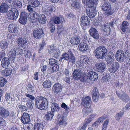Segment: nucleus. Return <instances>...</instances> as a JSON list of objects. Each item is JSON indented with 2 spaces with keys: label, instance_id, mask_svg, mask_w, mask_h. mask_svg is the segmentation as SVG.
Here are the masks:
<instances>
[{
  "label": "nucleus",
  "instance_id": "1",
  "mask_svg": "<svg viewBox=\"0 0 130 130\" xmlns=\"http://www.w3.org/2000/svg\"><path fill=\"white\" fill-rule=\"evenodd\" d=\"M114 55L113 52H110L105 58L107 66H111L109 68L110 72L111 73H115L119 68V64L118 62H114Z\"/></svg>",
  "mask_w": 130,
  "mask_h": 130
},
{
  "label": "nucleus",
  "instance_id": "2",
  "mask_svg": "<svg viewBox=\"0 0 130 130\" xmlns=\"http://www.w3.org/2000/svg\"><path fill=\"white\" fill-rule=\"evenodd\" d=\"M36 107L40 110H46L48 106V102L47 99L42 96L37 97L35 99Z\"/></svg>",
  "mask_w": 130,
  "mask_h": 130
},
{
  "label": "nucleus",
  "instance_id": "3",
  "mask_svg": "<svg viewBox=\"0 0 130 130\" xmlns=\"http://www.w3.org/2000/svg\"><path fill=\"white\" fill-rule=\"evenodd\" d=\"M83 73V69H76L75 70L73 73V76L74 79L75 80L80 79L82 82H85L89 81V76L86 75L84 76L82 75Z\"/></svg>",
  "mask_w": 130,
  "mask_h": 130
},
{
  "label": "nucleus",
  "instance_id": "4",
  "mask_svg": "<svg viewBox=\"0 0 130 130\" xmlns=\"http://www.w3.org/2000/svg\"><path fill=\"white\" fill-rule=\"evenodd\" d=\"M95 56L98 59H102L107 56L108 50L106 47L104 46H99L95 50Z\"/></svg>",
  "mask_w": 130,
  "mask_h": 130
},
{
  "label": "nucleus",
  "instance_id": "5",
  "mask_svg": "<svg viewBox=\"0 0 130 130\" xmlns=\"http://www.w3.org/2000/svg\"><path fill=\"white\" fill-rule=\"evenodd\" d=\"M19 12L16 8L12 9L8 11L6 13L7 18L11 20H15L18 18Z\"/></svg>",
  "mask_w": 130,
  "mask_h": 130
},
{
  "label": "nucleus",
  "instance_id": "6",
  "mask_svg": "<svg viewBox=\"0 0 130 130\" xmlns=\"http://www.w3.org/2000/svg\"><path fill=\"white\" fill-rule=\"evenodd\" d=\"M127 55L128 54L126 52H124L121 50H118L116 54V58L117 61L121 62L126 58Z\"/></svg>",
  "mask_w": 130,
  "mask_h": 130
},
{
  "label": "nucleus",
  "instance_id": "7",
  "mask_svg": "<svg viewBox=\"0 0 130 130\" xmlns=\"http://www.w3.org/2000/svg\"><path fill=\"white\" fill-rule=\"evenodd\" d=\"M81 25L82 28L85 30V29L89 27V21L88 17L85 15L83 16L80 19Z\"/></svg>",
  "mask_w": 130,
  "mask_h": 130
},
{
  "label": "nucleus",
  "instance_id": "8",
  "mask_svg": "<svg viewBox=\"0 0 130 130\" xmlns=\"http://www.w3.org/2000/svg\"><path fill=\"white\" fill-rule=\"evenodd\" d=\"M28 17V14L25 12H22L20 14L19 22L22 24L25 25L27 22V18Z\"/></svg>",
  "mask_w": 130,
  "mask_h": 130
},
{
  "label": "nucleus",
  "instance_id": "9",
  "mask_svg": "<svg viewBox=\"0 0 130 130\" xmlns=\"http://www.w3.org/2000/svg\"><path fill=\"white\" fill-rule=\"evenodd\" d=\"M44 32L42 28H39L37 29H35L33 31V35L36 38L40 39L44 36Z\"/></svg>",
  "mask_w": 130,
  "mask_h": 130
},
{
  "label": "nucleus",
  "instance_id": "10",
  "mask_svg": "<svg viewBox=\"0 0 130 130\" xmlns=\"http://www.w3.org/2000/svg\"><path fill=\"white\" fill-rule=\"evenodd\" d=\"M27 40L26 37H20L18 39V44L21 47L25 48L27 44Z\"/></svg>",
  "mask_w": 130,
  "mask_h": 130
},
{
  "label": "nucleus",
  "instance_id": "11",
  "mask_svg": "<svg viewBox=\"0 0 130 130\" xmlns=\"http://www.w3.org/2000/svg\"><path fill=\"white\" fill-rule=\"evenodd\" d=\"M116 93L119 98L124 102H127L129 100V97L125 92H122L120 93L119 92L117 91Z\"/></svg>",
  "mask_w": 130,
  "mask_h": 130
},
{
  "label": "nucleus",
  "instance_id": "12",
  "mask_svg": "<svg viewBox=\"0 0 130 130\" xmlns=\"http://www.w3.org/2000/svg\"><path fill=\"white\" fill-rule=\"evenodd\" d=\"M97 71L100 73H103L106 69V65L103 62H98L95 64Z\"/></svg>",
  "mask_w": 130,
  "mask_h": 130
},
{
  "label": "nucleus",
  "instance_id": "13",
  "mask_svg": "<svg viewBox=\"0 0 130 130\" xmlns=\"http://www.w3.org/2000/svg\"><path fill=\"white\" fill-rule=\"evenodd\" d=\"M58 120L59 122L60 126V127L62 126H65L66 124V118L62 115L58 113L57 114Z\"/></svg>",
  "mask_w": 130,
  "mask_h": 130
},
{
  "label": "nucleus",
  "instance_id": "14",
  "mask_svg": "<svg viewBox=\"0 0 130 130\" xmlns=\"http://www.w3.org/2000/svg\"><path fill=\"white\" fill-rule=\"evenodd\" d=\"M62 88L61 85L58 83L55 84L53 87V91L56 94H58L61 91Z\"/></svg>",
  "mask_w": 130,
  "mask_h": 130
},
{
  "label": "nucleus",
  "instance_id": "15",
  "mask_svg": "<svg viewBox=\"0 0 130 130\" xmlns=\"http://www.w3.org/2000/svg\"><path fill=\"white\" fill-rule=\"evenodd\" d=\"M90 35L95 39H98L99 35L98 31L94 28L91 27L90 29Z\"/></svg>",
  "mask_w": 130,
  "mask_h": 130
},
{
  "label": "nucleus",
  "instance_id": "16",
  "mask_svg": "<svg viewBox=\"0 0 130 130\" xmlns=\"http://www.w3.org/2000/svg\"><path fill=\"white\" fill-rule=\"evenodd\" d=\"M90 13H95L96 5L97 4V0H90Z\"/></svg>",
  "mask_w": 130,
  "mask_h": 130
},
{
  "label": "nucleus",
  "instance_id": "17",
  "mask_svg": "<svg viewBox=\"0 0 130 130\" xmlns=\"http://www.w3.org/2000/svg\"><path fill=\"white\" fill-rule=\"evenodd\" d=\"M103 4L102 6V10L105 11H109L111 7L110 3L108 1L104 0L102 2Z\"/></svg>",
  "mask_w": 130,
  "mask_h": 130
},
{
  "label": "nucleus",
  "instance_id": "18",
  "mask_svg": "<svg viewBox=\"0 0 130 130\" xmlns=\"http://www.w3.org/2000/svg\"><path fill=\"white\" fill-rule=\"evenodd\" d=\"M21 120L22 123L26 124L30 121L29 115L28 113L24 112L21 117Z\"/></svg>",
  "mask_w": 130,
  "mask_h": 130
},
{
  "label": "nucleus",
  "instance_id": "19",
  "mask_svg": "<svg viewBox=\"0 0 130 130\" xmlns=\"http://www.w3.org/2000/svg\"><path fill=\"white\" fill-rule=\"evenodd\" d=\"M10 59L8 57H4L2 61V66L3 67L6 68L10 64Z\"/></svg>",
  "mask_w": 130,
  "mask_h": 130
},
{
  "label": "nucleus",
  "instance_id": "20",
  "mask_svg": "<svg viewBox=\"0 0 130 130\" xmlns=\"http://www.w3.org/2000/svg\"><path fill=\"white\" fill-rule=\"evenodd\" d=\"M9 111L3 107H0V115L3 117L6 118L9 115Z\"/></svg>",
  "mask_w": 130,
  "mask_h": 130
},
{
  "label": "nucleus",
  "instance_id": "21",
  "mask_svg": "<svg viewBox=\"0 0 130 130\" xmlns=\"http://www.w3.org/2000/svg\"><path fill=\"white\" fill-rule=\"evenodd\" d=\"M32 18L31 19V22L34 23L37 22L38 19L40 14L35 11H32L31 13ZM32 16H31V17Z\"/></svg>",
  "mask_w": 130,
  "mask_h": 130
},
{
  "label": "nucleus",
  "instance_id": "22",
  "mask_svg": "<svg viewBox=\"0 0 130 130\" xmlns=\"http://www.w3.org/2000/svg\"><path fill=\"white\" fill-rule=\"evenodd\" d=\"M8 5L6 3H3L0 6V12L2 13H6L8 11Z\"/></svg>",
  "mask_w": 130,
  "mask_h": 130
},
{
  "label": "nucleus",
  "instance_id": "23",
  "mask_svg": "<svg viewBox=\"0 0 130 130\" xmlns=\"http://www.w3.org/2000/svg\"><path fill=\"white\" fill-rule=\"evenodd\" d=\"M8 29L9 31L11 32L16 33L18 30V28L14 24H10L8 27Z\"/></svg>",
  "mask_w": 130,
  "mask_h": 130
},
{
  "label": "nucleus",
  "instance_id": "24",
  "mask_svg": "<svg viewBox=\"0 0 130 130\" xmlns=\"http://www.w3.org/2000/svg\"><path fill=\"white\" fill-rule=\"evenodd\" d=\"M97 74L93 71L90 72V80H91L92 82L91 83H93V82L96 80L98 79Z\"/></svg>",
  "mask_w": 130,
  "mask_h": 130
},
{
  "label": "nucleus",
  "instance_id": "25",
  "mask_svg": "<svg viewBox=\"0 0 130 130\" xmlns=\"http://www.w3.org/2000/svg\"><path fill=\"white\" fill-rule=\"evenodd\" d=\"M79 51H86L88 48V46L87 44L81 42L78 46Z\"/></svg>",
  "mask_w": 130,
  "mask_h": 130
},
{
  "label": "nucleus",
  "instance_id": "26",
  "mask_svg": "<svg viewBox=\"0 0 130 130\" xmlns=\"http://www.w3.org/2000/svg\"><path fill=\"white\" fill-rule=\"evenodd\" d=\"M51 111L54 112L55 111H58L60 109L58 104L55 102L51 104Z\"/></svg>",
  "mask_w": 130,
  "mask_h": 130
},
{
  "label": "nucleus",
  "instance_id": "27",
  "mask_svg": "<svg viewBox=\"0 0 130 130\" xmlns=\"http://www.w3.org/2000/svg\"><path fill=\"white\" fill-rule=\"evenodd\" d=\"M16 51L14 49H12L9 52L8 57L10 58V60L15 59L16 56Z\"/></svg>",
  "mask_w": 130,
  "mask_h": 130
},
{
  "label": "nucleus",
  "instance_id": "28",
  "mask_svg": "<svg viewBox=\"0 0 130 130\" xmlns=\"http://www.w3.org/2000/svg\"><path fill=\"white\" fill-rule=\"evenodd\" d=\"M47 6L48 7H47L49 8L50 7V8L49 10L48 11H46L45 12V14L47 15H49L51 14V12H52L54 11L55 10V8L53 5H51V3H48L46 4L45 6Z\"/></svg>",
  "mask_w": 130,
  "mask_h": 130
},
{
  "label": "nucleus",
  "instance_id": "29",
  "mask_svg": "<svg viewBox=\"0 0 130 130\" xmlns=\"http://www.w3.org/2000/svg\"><path fill=\"white\" fill-rule=\"evenodd\" d=\"M71 44L73 45H76L78 44L80 41L78 37L75 36L73 37H72L70 40Z\"/></svg>",
  "mask_w": 130,
  "mask_h": 130
},
{
  "label": "nucleus",
  "instance_id": "30",
  "mask_svg": "<svg viewBox=\"0 0 130 130\" xmlns=\"http://www.w3.org/2000/svg\"><path fill=\"white\" fill-rule=\"evenodd\" d=\"M71 51H69L67 53H64L61 56L59 61H61L62 59L68 60L69 59V55Z\"/></svg>",
  "mask_w": 130,
  "mask_h": 130
},
{
  "label": "nucleus",
  "instance_id": "31",
  "mask_svg": "<svg viewBox=\"0 0 130 130\" xmlns=\"http://www.w3.org/2000/svg\"><path fill=\"white\" fill-rule=\"evenodd\" d=\"M37 20L40 23L43 24L46 23V19L44 15L40 14Z\"/></svg>",
  "mask_w": 130,
  "mask_h": 130
},
{
  "label": "nucleus",
  "instance_id": "32",
  "mask_svg": "<svg viewBox=\"0 0 130 130\" xmlns=\"http://www.w3.org/2000/svg\"><path fill=\"white\" fill-rule=\"evenodd\" d=\"M44 128L42 123L40 122L36 123L34 126L35 130H43Z\"/></svg>",
  "mask_w": 130,
  "mask_h": 130
},
{
  "label": "nucleus",
  "instance_id": "33",
  "mask_svg": "<svg viewBox=\"0 0 130 130\" xmlns=\"http://www.w3.org/2000/svg\"><path fill=\"white\" fill-rule=\"evenodd\" d=\"M63 20V18H60L59 17H54L53 20V23L56 24H58L63 22L62 21Z\"/></svg>",
  "mask_w": 130,
  "mask_h": 130
},
{
  "label": "nucleus",
  "instance_id": "34",
  "mask_svg": "<svg viewBox=\"0 0 130 130\" xmlns=\"http://www.w3.org/2000/svg\"><path fill=\"white\" fill-rule=\"evenodd\" d=\"M128 25V23L126 21H124L123 22L121 27V29L123 32H125L126 31Z\"/></svg>",
  "mask_w": 130,
  "mask_h": 130
},
{
  "label": "nucleus",
  "instance_id": "35",
  "mask_svg": "<svg viewBox=\"0 0 130 130\" xmlns=\"http://www.w3.org/2000/svg\"><path fill=\"white\" fill-rule=\"evenodd\" d=\"M89 96L86 97L85 99H84L83 100V101L82 103L87 108H89Z\"/></svg>",
  "mask_w": 130,
  "mask_h": 130
},
{
  "label": "nucleus",
  "instance_id": "36",
  "mask_svg": "<svg viewBox=\"0 0 130 130\" xmlns=\"http://www.w3.org/2000/svg\"><path fill=\"white\" fill-rule=\"evenodd\" d=\"M28 92L30 94L35 92V87L30 84H28L27 86Z\"/></svg>",
  "mask_w": 130,
  "mask_h": 130
},
{
  "label": "nucleus",
  "instance_id": "37",
  "mask_svg": "<svg viewBox=\"0 0 130 130\" xmlns=\"http://www.w3.org/2000/svg\"><path fill=\"white\" fill-rule=\"evenodd\" d=\"M71 6L72 7H74V8L78 9L80 6V5L78 1L77 0H73L72 2Z\"/></svg>",
  "mask_w": 130,
  "mask_h": 130
},
{
  "label": "nucleus",
  "instance_id": "38",
  "mask_svg": "<svg viewBox=\"0 0 130 130\" xmlns=\"http://www.w3.org/2000/svg\"><path fill=\"white\" fill-rule=\"evenodd\" d=\"M12 70L11 68L6 69L5 70H2V72L4 73V75L6 76H8L11 75L12 72Z\"/></svg>",
  "mask_w": 130,
  "mask_h": 130
},
{
  "label": "nucleus",
  "instance_id": "39",
  "mask_svg": "<svg viewBox=\"0 0 130 130\" xmlns=\"http://www.w3.org/2000/svg\"><path fill=\"white\" fill-rule=\"evenodd\" d=\"M80 61L82 63L88 64L89 59L88 57L86 56H81L80 58Z\"/></svg>",
  "mask_w": 130,
  "mask_h": 130
},
{
  "label": "nucleus",
  "instance_id": "40",
  "mask_svg": "<svg viewBox=\"0 0 130 130\" xmlns=\"http://www.w3.org/2000/svg\"><path fill=\"white\" fill-rule=\"evenodd\" d=\"M51 83L49 80H46L43 82V85L44 88H50L51 87Z\"/></svg>",
  "mask_w": 130,
  "mask_h": 130
},
{
  "label": "nucleus",
  "instance_id": "41",
  "mask_svg": "<svg viewBox=\"0 0 130 130\" xmlns=\"http://www.w3.org/2000/svg\"><path fill=\"white\" fill-rule=\"evenodd\" d=\"M59 61L53 58H51L49 59V63L51 66L54 65L56 64H59Z\"/></svg>",
  "mask_w": 130,
  "mask_h": 130
},
{
  "label": "nucleus",
  "instance_id": "42",
  "mask_svg": "<svg viewBox=\"0 0 130 130\" xmlns=\"http://www.w3.org/2000/svg\"><path fill=\"white\" fill-rule=\"evenodd\" d=\"M31 5L34 8L37 7L40 5V3L38 0H32Z\"/></svg>",
  "mask_w": 130,
  "mask_h": 130
},
{
  "label": "nucleus",
  "instance_id": "43",
  "mask_svg": "<svg viewBox=\"0 0 130 130\" xmlns=\"http://www.w3.org/2000/svg\"><path fill=\"white\" fill-rule=\"evenodd\" d=\"M54 114V112L51 111L48 112L46 115L47 120L52 119Z\"/></svg>",
  "mask_w": 130,
  "mask_h": 130
},
{
  "label": "nucleus",
  "instance_id": "44",
  "mask_svg": "<svg viewBox=\"0 0 130 130\" xmlns=\"http://www.w3.org/2000/svg\"><path fill=\"white\" fill-rule=\"evenodd\" d=\"M48 52L50 54L53 53L54 54L56 55H58V53L56 52L55 48L53 46H50V50Z\"/></svg>",
  "mask_w": 130,
  "mask_h": 130
},
{
  "label": "nucleus",
  "instance_id": "45",
  "mask_svg": "<svg viewBox=\"0 0 130 130\" xmlns=\"http://www.w3.org/2000/svg\"><path fill=\"white\" fill-rule=\"evenodd\" d=\"M8 42L6 41H2L0 43V46L2 49H5L8 46Z\"/></svg>",
  "mask_w": 130,
  "mask_h": 130
},
{
  "label": "nucleus",
  "instance_id": "46",
  "mask_svg": "<svg viewBox=\"0 0 130 130\" xmlns=\"http://www.w3.org/2000/svg\"><path fill=\"white\" fill-rule=\"evenodd\" d=\"M104 27V30L106 32V34L109 35L111 30L110 26L108 25H105Z\"/></svg>",
  "mask_w": 130,
  "mask_h": 130
},
{
  "label": "nucleus",
  "instance_id": "47",
  "mask_svg": "<svg viewBox=\"0 0 130 130\" xmlns=\"http://www.w3.org/2000/svg\"><path fill=\"white\" fill-rule=\"evenodd\" d=\"M109 77L108 75H106L102 77L101 79V82L104 83H105L109 81Z\"/></svg>",
  "mask_w": 130,
  "mask_h": 130
},
{
  "label": "nucleus",
  "instance_id": "48",
  "mask_svg": "<svg viewBox=\"0 0 130 130\" xmlns=\"http://www.w3.org/2000/svg\"><path fill=\"white\" fill-rule=\"evenodd\" d=\"M58 64H54V65H53V67H52V70L51 72L52 73H54L57 72L59 70V67Z\"/></svg>",
  "mask_w": 130,
  "mask_h": 130
},
{
  "label": "nucleus",
  "instance_id": "49",
  "mask_svg": "<svg viewBox=\"0 0 130 130\" xmlns=\"http://www.w3.org/2000/svg\"><path fill=\"white\" fill-rule=\"evenodd\" d=\"M104 119V118L103 117L99 118L98 119L97 121L95 123L92 124V126H94L95 124L97 125H99L100 123L103 122Z\"/></svg>",
  "mask_w": 130,
  "mask_h": 130
},
{
  "label": "nucleus",
  "instance_id": "50",
  "mask_svg": "<svg viewBox=\"0 0 130 130\" xmlns=\"http://www.w3.org/2000/svg\"><path fill=\"white\" fill-rule=\"evenodd\" d=\"M25 127L26 129V130H34V129L33 124L31 123L27 124Z\"/></svg>",
  "mask_w": 130,
  "mask_h": 130
},
{
  "label": "nucleus",
  "instance_id": "51",
  "mask_svg": "<svg viewBox=\"0 0 130 130\" xmlns=\"http://www.w3.org/2000/svg\"><path fill=\"white\" fill-rule=\"evenodd\" d=\"M18 107L20 109L21 112L27 111V107L26 106L20 104L18 105Z\"/></svg>",
  "mask_w": 130,
  "mask_h": 130
},
{
  "label": "nucleus",
  "instance_id": "52",
  "mask_svg": "<svg viewBox=\"0 0 130 130\" xmlns=\"http://www.w3.org/2000/svg\"><path fill=\"white\" fill-rule=\"evenodd\" d=\"M7 80L4 78L0 79V87H3L6 84Z\"/></svg>",
  "mask_w": 130,
  "mask_h": 130
},
{
  "label": "nucleus",
  "instance_id": "53",
  "mask_svg": "<svg viewBox=\"0 0 130 130\" xmlns=\"http://www.w3.org/2000/svg\"><path fill=\"white\" fill-rule=\"evenodd\" d=\"M69 55L70 58L69 60L70 61L72 62V63H74L75 61V58L71 51Z\"/></svg>",
  "mask_w": 130,
  "mask_h": 130
},
{
  "label": "nucleus",
  "instance_id": "54",
  "mask_svg": "<svg viewBox=\"0 0 130 130\" xmlns=\"http://www.w3.org/2000/svg\"><path fill=\"white\" fill-rule=\"evenodd\" d=\"M123 113V112L122 111H121L120 112L118 113L116 116V119L118 121L122 117Z\"/></svg>",
  "mask_w": 130,
  "mask_h": 130
},
{
  "label": "nucleus",
  "instance_id": "55",
  "mask_svg": "<svg viewBox=\"0 0 130 130\" xmlns=\"http://www.w3.org/2000/svg\"><path fill=\"white\" fill-rule=\"evenodd\" d=\"M64 30V28L62 25L58 26L57 28V33L58 34H60Z\"/></svg>",
  "mask_w": 130,
  "mask_h": 130
},
{
  "label": "nucleus",
  "instance_id": "56",
  "mask_svg": "<svg viewBox=\"0 0 130 130\" xmlns=\"http://www.w3.org/2000/svg\"><path fill=\"white\" fill-rule=\"evenodd\" d=\"M109 122V120L108 119L105 121L102 127V130H106L107 127V125Z\"/></svg>",
  "mask_w": 130,
  "mask_h": 130
},
{
  "label": "nucleus",
  "instance_id": "57",
  "mask_svg": "<svg viewBox=\"0 0 130 130\" xmlns=\"http://www.w3.org/2000/svg\"><path fill=\"white\" fill-rule=\"evenodd\" d=\"M13 4H15L16 6L18 7L19 8H21L22 7V4L21 2L19 1H14L12 3Z\"/></svg>",
  "mask_w": 130,
  "mask_h": 130
},
{
  "label": "nucleus",
  "instance_id": "58",
  "mask_svg": "<svg viewBox=\"0 0 130 130\" xmlns=\"http://www.w3.org/2000/svg\"><path fill=\"white\" fill-rule=\"evenodd\" d=\"M98 89L96 88H94L92 91V95H99Z\"/></svg>",
  "mask_w": 130,
  "mask_h": 130
},
{
  "label": "nucleus",
  "instance_id": "59",
  "mask_svg": "<svg viewBox=\"0 0 130 130\" xmlns=\"http://www.w3.org/2000/svg\"><path fill=\"white\" fill-rule=\"evenodd\" d=\"M25 53H26L25 55V57H27L28 58H30L31 57L32 55L30 52L28 50H25Z\"/></svg>",
  "mask_w": 130,
  "mask_h": 130
},
{
  "label": "nucleus",
  "instance_id": "60",
  "mask_svg": "<svg viewBox=\"0 0 130 130\" xmlns=\"http://www.w3.org/2000/svg\"><path fill=\"white\" fill-rule=\"evenodd\" d=\"M6 122L5 120L2 117H0V126H4L6 125Z\"/></svg>",
  "mask_w": 130,
  "mask_h": 130
},
{
  "label": "nucleus",
  "instance_id": "61",
  "mask_svg": "<svg viewBox=\"0 0 130 130\" xmlns=\"http://www.w3.org/2000/svg\"><path fill=\"white\" fill-rule=\"evenodd\" d=\"M32 105V101L29 100V102L26 103V105L27 106L26 107H27V108H28L29 109H31L33 108Z\"/></svg>",
  "mask_w": 130,
  "mask_h": 130
},
{
  "label": "nucleus",
  "instance_id": "62",
  "mask_svg": "<svg viewBox=\"0 0 130 130\" xmlns=\"http://www.w3.org/2000/svg\"><path fill=\"white\" fill-rule=\"evenodd\" d=\"M89 2L88 1L87 2V5L86 6V12L87 14V15L89 17Z\"/></svg>",
  "mask_w": 130,
  "mask_h": 130
},
{
  "label": "nucleus",
  "instance_id": "63",
  "mask_svg": "<svg viewBox=\"0 0 130 130\" xmlns=\"http://www.w3.org/2000/svg\"><path fill=\"white\" fill-rule=\"evenodd\" d=\"M45 44H40L39 46V52L41 53L42 51L44 46Z\"/></svg>",
  "mask_w": 130,
  "mask_h": 130
},
{
  "label": "nucleus",
  "instance_id": "64",
  "mask_svg": "<svg viewBox=\"0 0 130 130\" xmlns=\"http://www.w3.org/2000/svg\"><path fill=\"white\" fill-rule=\"evenodd\" d=\"M50 32L51 33L54 32L55 30V26L51 24L50 27Z\"/></svg>",
  "mask_w": 130,
  "mask_h": 130
}]
</instances>
